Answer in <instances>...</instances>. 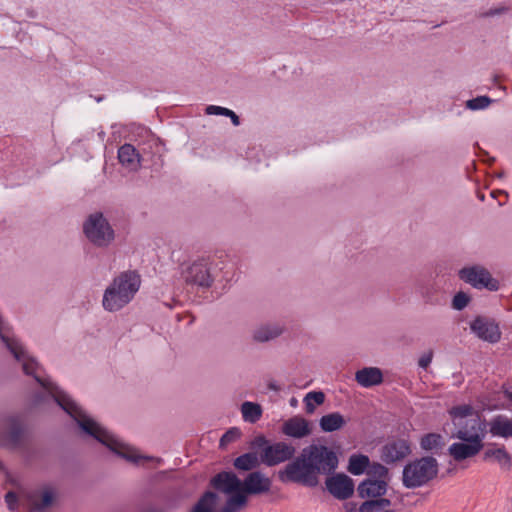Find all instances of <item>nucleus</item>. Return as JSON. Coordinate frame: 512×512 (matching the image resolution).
<instances>
[{
	"instance_id": "nucleus-2",
	"label": "nucleus",
	"mask_w": 512,
	"mask_h": 512,
	"mask_svg": "<svg viewBox=\"0 0 512 512\" xmlns=\"http://www.w3.org/2000/svg\"><path fill=\"white\" fill-rule=\"evenodd\" d=\"M211 484L215 489L230 495L221 512H239L247 504V494L269 492L272 481L260 471L249 473L243 482L232 472H221L212 478Z\"/></svg>"
},
{
	"instance_id": "nucleus-6",
	"label": "nucleus",
	"mask_w": 512,
	"mask_h": 512,
	"mask_svg": "<svg viewBox=\"0 0 512 512\" xmlns=\"http://www.w3.org/2000/svg\"><path fill=\"white\" fill-rule=\"evenodd\" d=\"M84 233L87 238L98 246H105L114 237V232L101 213L89 216L84 224Z\"/></svg>"
},
{
	"instance_id": "nucleus-35",
	"label": "nucleus",
	"mask_w": 512,
	"mask_h": 512,
	"mask_svg": "<svg viewBox=\"0 0 512 512\" xmlns=\"http://www.w3.org/2000/svg\"><path fill=\"white\" fill-rule=\"evenodd\" d=\"M368 473L383 477L387 474V469L383 465L377 463L371 466Z\"/></svg>"
},
{
	"instance_id": "nucleus-13",
	"label": "nucleus",
	"mask_w": 512,
	"mask_h": 512,
	"mask_svg": "<svg viewBox=\"0 0 512 512\" xmlns=\"http://www.w3.org/2000/svg\"><path fill=\"white\" fill-rule=\"evenodd\" d=\"M185 280L199 286H210L212 279L209 268L204 260L194 262L186 271Z\"/></svg>"
},
{
	"instance_id": "nucleus-4",
	"label": "nucleus",
	"mask_w": 512,
	"mask_h": 512,
	"mask_svg": "<svg viewBox=\"0 0 512 512\" xmlns=\"http://www.w3.org/2000/svg\"><path fill=\"white\" fill-rule=\"evenodd\" d=\"M438 470L439 465L434 457L413 460L403 469V485L410 489L424 486L437 476Z\"/></svg>"
},
{
	"instance_id": "nucleus-16",
	"label": "nucleus",
	"mask_w": 512,
	"mask_h": 512,
	"mask_svg": "<svg viewBox=\"0 0 512 512\" xmlns=\"http://www.w3.org/2000/svg\"><path fill=\"white\" fill-rule=\"evenodd\" d=\"M489 431L493 436L508 438L512 437V419L498 415L490 420Z\"/></svg>"
},
{
	"instance_id": "nucleus-18",
	"label": "nucleus",
	"mask_w": 512,
	"mask_h": 512,
	"mask_svg": "<svg viewBox=\"0 0 512 512\" xmlns=\"http://www.w3.org/2000/svg\"><path fill=\"white\" fill-rule=\"evenodd\" d=\"M118 159L122 165L127 166L130 169H136L140 161L139 154L134 146L130 144H124L119 148Z\"/></svg>"
},
{
	"instance_id": "nucleus-32",
	"label": "nucleus",
	"mask_w": 512,
	"mask_h": 512,
	"mask_svg": "<svg viewBox=\"0 0 512 512\" xmlns=\"http://www.w3.org/2000/svg\"><path fill=\"white\" fill-rule=\"evenodd\" d=\"M241 435V432L237 428H231L228 430L220 439V445L226 446L227 444L234 442Z\"/></svg>"
},
{
	"instance_id": "nucleus-23",
	"label": "nucleus",
	"mask_w": 512,
	"mask_h": 512,
	"mask_svg": "<svg viewBox=\"0 0 512 512\" xmlns=\"http://www.w3.org/2000/svg\"><path fill=\"white\" fill-rule=\"evenodd\" d=\"M444 440L441 434L428 433L420 440V446L425 451H433L442 448Z\"/></svg>"
},
{
	"instance_id": "nucleus-37",
	"label": "nucleus",
	"mask_w": 512,
	"mask_h": 512,
	"mask_svg": "<svg viewBox=\"0 0 512 512\" xmlns=\"http://www.w3.org/2000/svg\"><path fill=\"white\" fill-rule=\"evenodd\" d=\"M432 357H433V353L432 351H429L428 353L424 354L420 359H419V366L422 367V368H427L431 361H432Z\"/></svg>"
},
{
	"instance_id": "nucleus-14",
	"label": "nucleus",
	"mask_w": 512,
	"mask_h": 512,
	"mask_svg": "<svg viewBox=\"0 0 512 512\" xmlns=\"http://www.w3.org/2000/svg\"><path fill=\"white\" fill-rule=\"evenodd\" d=\"M355 380L360 386L369 388L381 384L383 374L377 367H365L356 372Z\"/></svg>"
},
{
	"instance_id": "nucleus-36",
	"label": "nucleus",
	"mask_w": 512,
	"mask_h": 512,
	"mask_svg": "<svg viewBox=\"0 0 512 512\" xmlns=\"http://www.w3.org/2000/svg\"><path fill=\"white\" fill-rule=\"evenodd\" d=\"M5 501L10 510H14L17 503V496L14 492H8L5 496Z\"/></svg>"
},
{
	"instance_id": "nucleus-19",
	"label": "nucleus",
	"mask_w": 512,
	"mask_h": 512,
	"mask_svg": "<svg viewBox=\"0 0 512 512\" xmlns=\"http://www.w3.org/2000/svg\"><path fill=\"white\" fill-rule=\"evenodd\" d=\"M344 417L338 413H330L321 417L319 425L324 432H333L339 430L345 425Z\"/></svg>"
},
{
	"instance_id": "nucleus-22",
	"label": "nucleus",
	"mask_w": 512,
	"mask_h": 512,
	"mask_svg": "<svg viewBox=\"0 0 512 512\" xmlns=\"http://www.w3.org/2000/svg\"><path fill=\"white\" fill-rule=\"evenodd\" d=\"M369 463V458L366 455L354 454L349 459L348 471L353 475H361Z\"/></svg>"
},
{
	"instance_id": "nucleus-9",
	"label": "nucleus",
	"mask_w": 512,
	"mask_h": 512,
	"mask_svg": "<svg viewBox=\"0 0 512 512\" xmlns=\"http://www.w3.org/2000/svg\"><path fill=\"white\" fill-rule=\"evenodd\" d=\"M411 453L410 442L405 438L388 441L381 451V459L385 463H394L407 457Z\"/></svg>"
},
{
	"instance_id": "nucleus-24",
	"label": "nucleus",
	"mask_w": 512,
	"mask_h": 512,
	"mask_svg": "<svg viewBox=\"0 0 512 512\" xmlns=\"http://www.w3.org/2000/svg\"><path fill=\"white\" fill-rule=\"evenodd\" d=\"M259 459L255 453H245L235 459L234 466L239 470L249 471L259 465Z\"/></svg>"
},
{
	"instance_id": "nucleus-30",
	"label": "nucleus",
	"mask_w": 512,
	"mask_h": 512,
	"mask_svg": "<svg viewBox=\"0 0 512 512\" xmlns=\"http://www.w3.org/2000/svg\"><path fill=\"white\" fill-rule=\"evenodd\" d=\"M324 400H325V396H324L323 392H320V391L309 392L304 398V402L306 405V411L308 413H313V411L315 409L314 404L321 405L324 402Z\"/></svg>"
},
{
	"instance_id": "nucleus-31",
	"label": "nucleus",
	"mask_w": 512,
	"mask_h": 512,
	"mask_svg": "<svg viewBox=\"0 0 512 512\" xmlns=\"http://www.w3.org/2000/svg\"><path fill=\"white\" fill-rule=\"evenodd\" d=\"M491 99L487 96H479L467 101V107L472 110L484 109L489 106Z\"/></svg>"
},
{
	"instance_id": "nucleus-38",
	"label": "nucleus",
	"mask_w": 512,
	"mask_h": 512,
	"mask_svg": "<svg viewBox=\"0 0 512 512\" xmlns=\"http://www.w3.org/2000/svg\"><path fill=\"white\" fill-rule=\"evenodd\" d=\"M227 117H229L233 123L234 126H238L240 124L239 117L231 110V113H229Z\"/></svg>"
},
{
	"instance_id": "nucleus-15",
	"label": "nucleus",
	"mask_w": 512,
	"mask_h": 512,
	"mask_svg": "<svg viewBox=\"0 0 512 512\" xmlns=\"http://www.w3.org/2000/svg\"><path fill=\"white\" fill-rule=\"evenodd\" d=\"M387 484L384 480H365L358 486L361 498L381 497L386 492Z\"/></svg>"
},
{
	"instance_id": "nucleus-26",
	"label": "nucleus",
	"mask_w": 512,
	"mask_h": 512,
	"mask_svg": "<svg viewBox=\"0 0 512 512\" xmlns=\"http://www.w3.org/2000/svg\"><path fill=\"white\" fill-rule=\"evenodd\" d=\"M449 414L454 421L462 420L464 418L469 419L474 416H478V414L474 411V408L468 404L459 405V406H455V407L451 408L449 410Z\"/></svg>"
},
{
	"instance_id": "nucleus-8",
	"label": "nucleus",
	"mask_w": 512,
	"mask_h": 512,
	"mask_svg": "<svg viewBox=\"0 0 512 512\" xmlns=\"http://www.w3.org/2000/svg\"><path fill=\"white\" fill-rule=\"evenodd\" d=\"M460 277L476 288H487L491 291H496L499 288L498 281L493 279L490 273L484 268H464L460 271Z\"/></svg>"
},
{
	"instance_id": "nucleus-33",
	"label": "nucleus",
	"mask_w": 512,
	"mask_h": 512,
	"mask_svg": "<svg viewBox=\"0 0 512 512\" xmlns=\"http://www.w3.org/2000/svg\"><path fill=\"white\" fill-rule=\"evenodd\" d=\"M468 303H469V297L465 293L459 292L454 296L452 305H453V308H455L457 310H462L463 308H465L468 305Z\"/></svg>"
},
{
	"instance_id": "nucleus-28",
	"label": "nucleus",
	"mask_w": 512,
	"mask_h": 512,
	"mask_svg": "<svg viewBox=\"0 0 512 512\" xmlns=\"http://www.w3.org/2000/svg\"><path fill=\"white\" fill-rule=\"evenodd\" d=\"M493 458L500 465H508L510 458L506 450L501 448L487 449L484 453V460Z\"/></svg>"
},
{
	"instance_id": "nucleus-17",
	"label": "nucleus",
	"mask_w": 512,
	"mask_h": 512,
	"mask_svg": "<svg viewBox=\"0 0 512 512\" xmlns=\"http://www.w3.org/2000/svg\"><path fill=\"white\" fill-rule=\"evenodd\" d=\"M457 425H459V429L456 433V435H461V433H465L468 436H478L480 438V444H483L484 439V430L485 425L481 421L479 416H474L472 418H469L464 425H462L461 422H458Z\"/></svg>"
},
{
	"instance_id": "nucleus-12",
	"label": "nucleus",
	"mask_w": 512,
	"mask_h": 512,
	"mask_svg": "<svg viewBox=\"0 0 512 512\" xmlns=\"http://www.w3.org/2000/svg\"><path fill=\"white\" fill-rule=\"evenodd\" d=\"M312 432L310 423L301 416H293L282 425V433L286 436L301 439Z\"/></svg>"
},
{
	"instance_id": "nucleus-10",
	"label": "nucleus",
	"mask_w": 512,
	"mask_h": 512,
	"mask_svg": "<svg viewBox=\"0 0 512 512\" xmlns=\"http://www.w3.org/2000/svg\"><path fill=\"white\" fill-rule=\"evenodd\" d=\"M470 328L478 338L489 343H497L501 338L498 324L483 317H477Z\"/></svg>"
},
{
	"instance_id": "nucleus-40",
	"label": "nucleus",
	"mask_w": 512,
	"mask_h": 512,
	"mask_svg": "<svg viewBox=\"0 0 512 512\" xmlns=\"http://www.w3.org/2000/svg\"><path fill=\"white\" fill-rule=\"evenodd\" d=\"M500 11H496V13H499ZM495 14V12H494ZM489 15H493V12H490Z\"/></svg>"
},
{
	"instance_id": "nucleus-27",
	"label": "nucleus",
	"mask_w": 512,
	"mask_h": 512,
	"mask_svg": "<svg viewBox=\"0 0 512 512\" xmlns=\"http://www.w3.org/2000/svg\"><path fill=\"white\" fill-rule=\"evenodd\" d=\"M390 505V500L386 498L368 500L362 503V505L359 507V512H377L389 507Z\"/></svg>"
},
{
	"instance_id": "nucleus-1",
	"label": "nucleus",
	"mask_w": 512,
	"mask_h": 512,
	"mask_svg": "<svg viewBox=\"0 0 512 512\" xmlns=\"http://www.w3.org/2000/svg\"><path fill=\"white\" fill-rule=\"evenodd\" d=\"M338 466L336 454L323 445H310L278 472L281 482H292L307 487L319 484V475H329Z\"/></svg>"
},
{
	"instance_id": "nucleus-20",
	"label": "nucleus",
	"mask_w": 512,
	"mask_h": 512,
	"mask_svg": "<svg viewBox=\"0 0 512 512\" xmlns=\"http://www.w3.org/2000/svg\"><path fill=\"white\" fill-rule=\"evenodd\" d=\"M218 496L213 492H206L195 504L191 512H216Z\"/></svg>"
},
{
	"instance_id": "nucleus-11",
	"label": "nucleus",
	"mask_w": 512,
	"mask_h": 512,
	"mask_svg": "<svg viewBox=\"0 0 512 512\" xmlns=\"http://www.w3.org/2000/svg\"><path fill=\"white\" fill-rule=\"evenodd\" d=\"M326 487L334 497L341 500L349 498L354 492V483L345 474H337L327 478Z\"/></svg>"
},
{
	"instance_id": "nucleus-5",
	"label": "nucleus",
	"mask_w": 512,
	"mask_h": 512,
	"mask_svg": "<svg viewBox=\"0 0 512 512\" xmlns=\"http://www.w3.org/2000/svg\"><path fill=\"white\" fill-rule=\"evenodd\" d=\"M251 445L253 448L260 450V461L268 467L291 460L296 452L292 444L284 441L270 442L263 435L255 437Z\"/></svg>"
},
{
	"instance_id": "nucleus-3",
	"label": "nucleus",
	"mask_w": 512,
	"mask_h": 512,
	"mask_svg": "<svg viewBox=\"0 0 512 512\" xmlns=\"http://www.w3.org/2000/svg\"><path fill=\"white\" fill-rule=\"evenodd\" d=\"M140 285L141 278L136 271L120 273L104 292L102 300L104 309L110 312L122 309L131 302Z\"/></svg>"
},
{
	"instance_id": "nucleus-25",
	"label": "nucleus",
	"mask_w": 512,
	"mask_h": 512,
	"mask_svg": "<svg viewBox=\"0 0 512 512\" xmlns=\"http://www.w3.org/2000/svg\"><path fill=\"white\" fill-rule=\"evenodd\" d=\"M242 416L245 421L255 423L262 415L261 406L253 402H244L241 406Z\"/></svg>"
},
{
	"instance_id": "nucleus-7",
	"label": "nucleus",
	"mask_w": 512,
	"mask_h": 512,
	"mask_svg": "<svg viewBox=\"0 0 512 512\" xmlns=\"http://www.w3.org/2000/svg\"><path fill=\"white\" fill-rule=\"evenodd\" d=\"M462 442H455L448 448L449 455L456 461L461 462L476 456L483 448L478 436H468L465 433L455 435Z\"/></svg>"
},
{
	"instance_id": "nucleus-29",
	"label": "nucleus",
	"mask_w": 512,
	"mask_h": 512,
	"mask_svg": "<svg viewBox=\"0 0 512 512\" xmlns=\"http://www.w3.org/2000/svg\"><path fill=\"white\" fill-rule=\"evenodd\" d=\"M281 334V329L274 327H262L258 329L254 334V339L259 342H265L270 339H273Z\"/></svg>"
},
{
	"instance_id": "nucleus-21",
	"label": "nucleus",
	"mask_w": 512,
	"mask_h": 512,
	"mask_svg": "<svg viewBox=\"0 0 512 512\" xmlns=\"http://www.w3.org/2000/svg\"><path fill=\"white\" fill-rule=\"evenodd\" d=\"M55 494L52 489L47 488L42 491L40 495H33L31 497V509L41 511L53 504Z\"/></svg>"
},
{
	"instance_id": "nucleus-39",
	"label": "nucleus",
	"mask_w": 512,
	"mask_h": 512,
	"mask_svg": "<svg viewBox=\"0 0 512 512\" xmlns=\"http://www.w3.org/2000/svg\"><path fill=\"white\" fill-rule=\"evenodd\" d=\"M290 404H291L292 406H296V404H297V400H296L295 398H292V399H291V401H290Z\"/></svg>"
},
{
	"instance_id": "nucleus-34",
	"label": "nucleus",
	"mask_w": 512,
	"mask_h": 512,
	"mask_svg": "<svg viewBox=\"0 0 512 512\" xmlns=\"http://www.w3.org/2000/svg\"><path fill=\"white\" fill-rule=\"evenodd\" d=\"M206 113L210 115L228 116L230 115L229 113H231V110L221 106L210 105L206 108Z\"/></svg>"
}]
</instances>
